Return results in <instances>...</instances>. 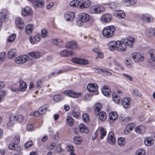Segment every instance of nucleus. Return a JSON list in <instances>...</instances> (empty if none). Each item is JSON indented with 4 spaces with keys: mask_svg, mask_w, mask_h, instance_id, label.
Masks as SVG:
<instances>
[{
    "mask_svg": "<svg viewBox=\"0 0 155 155\" xmlns=\"http://www.w3.org/2000/svg\"><path fill=\"white\" fill-rule=\"evenodd\" d=\"M112 19V16L110 14H106L103 15L101 19V21L104 23L109 22Z\"/></svg>",
    "mask_w": 155,
    "mask_h": 155,
    "instance_id": "13",
    "label": "nucleus"
},
{
    "mask_svg": "<svg viewBox=\"0 0 155 155\" xmlns=\"http://www.w3.org/2000/svg\"><path fill=\"white\" fill-rule=\"evenodd\" d=\"M102 108V106L100 103H96L94 106V110L95 114H98Z\"/></svg>",
    "mask_w": 155,
    "mask_h": 155,
    "instance_id": "35",
    "label": "nucleus"
},
{
    "mask_svg": "<svg viewBox=\"0 0 155 155\" xmlns=\"http://www.w3.org/2000/svg\"><path fill=\"white\" fill-rule=\"evenodd\" d=\"M20 140V137L18 136H16L13 139V142L16 145H18Z\"/></svg>",
    "mask_w": 155,
    "mask_h": 155,
    "instance_id": "54",
    "label": "nucleus"
},
{
    "mask_svg": "<svg viewBox=\"0 0 155 155\" xmlns=\"http://www.w3.org/2000/svg\"><path fill=\"white\" fill-rule=\"evenodd\" d=\"M74 54L73 51L64 50L60 53L61 55L63 57H69L73 55Z\"/></svg>",
    "mask_w": 155,
    "mask_h": 155,
    "instance_id": "17",
    "label": "nucleus"
},
{
    "mask_svg": "<svg viewBox=\"0 0 155 155\" xmlns=\"http://www.w3.org/2000/svg\"><path fill=\"white\" fill-rule=\"evenodd\" d=\"M137 2L136 0H129L128 5V7L133 5Z\"/></svg>",
    "mask_w": 155,
    "mask_h": 155,
    "instance_id": "63",
    "label": "nucleus"
},
{
    "mask_svg": "<svg viewBox=\"0 0 155 155\" xmlns=\"http://www.w3.org/2000/svg\"><path fill=\"white\" fill-rule=\"evenodd\" d=\"M64 72L63 71H62L61 70H60L58 71H55L54 72H52L51 74V76L54 75L55 76L58 75V74L63 73Z\"/></svg>",
    "mask_w": 155,
    "mask_h": 155,
    "instance_id": "62",
    "label": "nucleus"
},
{
    "mask_svg": "<svg viewBox=\"0 0 155 155\" xmlns=\"http://www.w3.org/2000/svg\"><path fill=\"white\" fill-rule=\"evenodd\" d=\"M98 130L101 135L100 138L101 139H103L106 135L107 131L103 127H100L99 128Z\"/></svg>",
    "mask_w": 155,
    "mask_h": 155,
    "instance_id": "36",
    "label": "nucleus"
},
{
    "mask_svg": "<svg viewBox=\"0 0 155 155\" xmlns=\"http://www.w3.org/2000/svg\"><path fill=\"white\" fill-rule=\"evenodd\" d=\"M103 73V74L105 76H110L111 75L112 73L109 72L108 71L106 70L103 69L102 72V73Z\"/></svg>",
    "mask_w": 155,
    "mask_h": 155,
    "instance_id": "61",
    "label": "nucleus"
},
{
    "mask_svg": "<svg viewBox=\"0 0 155 155\" xmlns=\"http://www.w3.org/2000/svg\"><path fill=\"white\" fill-rule=\"evenodd\" d=\"M113 100L116 104L119 103L121 100V98L119 96H117L115 93H113L112 94Z\"/></svg>",
    "mask_w": 155,
    "mask_h": 155,
    "instance_id": "39",
    "label": "nucleus"
},
{
    "mask_svg": "<svg viewBox=\"0 0 155 155\" xmlns=\"http://www.w3.org/2000/svg\"><path fill=\"white\" fill-rule=\"evenodd\" d=\"M101 91L103 94L105 96H108L111 93L109 87L107 86H105L102 88Z\"/></svg>",
    "mask_w": 155,
    "mask_h": 155,
    "instance_id": "22",
    "label": "nucleus"
},
{
    "mask_svg": "<svg viewBox=\"0 0 155 155\" xmlns=\"http://www.w3.org/2000/svg\"><path fill=\"white\" fill-rule=\"evenodd\" d=\"M32 11L29 6H27L22 9L21 13L22 15L25 16H31L32 14Z\"/></svg>",
    "mask_w": 155,
    "mask_h": 155,
    "instance_id": "6",
    "label": "nucleus"
},
{
    "mask_svg": "<svg viewBox=\"0 0 155 155\" xmlns=\"http://www.w3.org/2000/svg\"><path fill=\"white\" fill-rule=\"evenodd\" d=\"M117 45V41H112L109 42L107 45L109 50L113 51L116 50V45Z\"/></svg>",
    "mask_w": 155,
    "mask_h": 155,
    "instance_id": "18",
    "label": "nucleus"
},
{
    "mask_svg": "<svg viewBox=\"0 0 155 155\" xmlns=\"http://www.w3.org/2000/svg\"><path fill=\"white\" fill-rule=\"evenodd\" d=\"M80 4V1L78 0H74L69 3L70 5L73 7H77L79 6Z\"/></svg>",
    "mask_w": 155,
    "mask_h": 155,
    "instance_id": "41",
    "label": "nucleus"
},
{
    "mask_svg": "<svg viewBox=\"0 0 155 155\" xmlns=\"http://www.w3.org/2000/svg\"><path fill=\"white\" fill-rule=\"evenodd\" d=\"M81 138L80 137L77 136L74 138V142L77 144H79L81 143Z\"/></svg>",
    "mask_w": 155,
    "mask_h": 155,
    "instance_id": "48",
    "label": "nucleus"
},
{
    "mask_svg": "<svg viewBox=\"0 0 155 155\" xmlns=\"http://www.w3.org/2000/svg\"><path fill=\"white\" fill-rule=\"evenodd\" d=\"M124 41L127 42L128 44H127V46L130 48H132L133 47V44L135 42V40L133 38L129 37Z\"/></svg>",
    "mask_w": 155,
    "mask_h": 155,
    "instance_id": "24",
    "label": "nucleus"
},
{
    "mask_svg": "<svg viewBox=\"0 0 155 155\" xmlns=\"http://www.w3.org/2000/svg\"><path fill=\"white\" fill-rule=\"evenodd\" d=\"M151 58L153 61L155 62V50H152L149 52Z\"/></svg>",
    "mask_w": 155,
    "mask_h": 155,
    "instance_id": "49",
    "label": "nucleus"
},
{
    "mask_svg": "<svg viewBox=\"0 0 155 155\" xmlns=\"http://www.w3.org/2000/svg\"><path fill=\"white\" fill-rule=\"evenodd\" d=\"M118 6L117 3L115 2H110L109 4L110 8L114 9L117 8Z\"/></svg>",
    "mask_w": 155,
    "mask_h": 155,
    "instance_id": "50",
    "label": "nucleus"
},
{
    "mask_svg": "<svg viewBox=\"0 0 155 155\" xmlns=\"http://www.w3.org/2000/svg\"><path fill=\"white\" fill-rule=\"evenodd\" d=\"M64 17L66 21H72L74 18L75 15L73 12H68L64 14Z\"/></svg>",
    "mask_w": 155,
    "mask_h": 155,
    "instance_id": "10",
    "label": "nucleus"
},
{
    "mask_svg": "<svg viewBox=\"0 0 155 155\" xmlns=\"http://www.w3.org/2000/svg\"><path fill=\"white\" fill-rule=\"evenodd\" d=\"M19 81L20 84L19 90L22 91H25L27 88V85L26 83L22 80H20Z\"/></svg>",
    "mask_w": 155,
    "mask_h": 155,
    "instance_id": "26",
    "label": "nucleus"
},
{
    "mask_svg": "<svg viewBox=\"0 0 155 155\" xmlns=\"http://www.w3.org/2000/svg\"><path fill=\"white\" fill-rule=\"evenodd\" d=\"M107 142L110 144L114 145L116 141V139L114 136V133L111 132L108 133L107 137Z\"/></svg>",
    "mask_w": 155,
    "mask_h": 155,
    "instance_id": "8",
    "label": "nucleus"
},
{
    "mask_svg": "<svg viewBox=\"0 0 155 155\" xmlns=\"http://www.w3.org/2000/svg\"><path fill=\"white\" fill-rule=\"evenodd\" d=\"M47 107L45 106H43L40 107L38 109L41 114H45L47 112Z\"/></svg>",
    "mask_w": 155,
    "mask_h": 155,
    "instance_id": "45",
    "label": "nucleus"
},
{
    "mask_svg": "<svg viewBox=\"0 0 155 155\" xmlns=\"http://www.w3.org/2000/svg\"><path fill=\"white\" fill-rule=\"evenodd\" d=\"M122 75L124 76V77L127 80L131 81L132 80V78L130 75L125 73H123Z\"/></svg>",
    "mask_w": 155,
    "mask_h": 155,
    "instance_id": "57",
    "label": "nucleus"
},
{
    "mask_svg": "<svg viewBox=\"0 0 155 155\" xmlns=\"http://www.w3.org/2000/svg\"><path fill=\"white\" fill-rule=\"evenodd\" d=\"M135 126V124L134 123H130L128 124L127 126V128L129 129L130 131L132 130Z\"/></svg>",
    "mask_w": 155,
    "mask_h": 155,
    "instance_id": "53",
    "label": "nucleus"
},
{
    "mask_svg": "<svg viewBox=\"0 0 155 155\" xmlns=\"http://www.w3.org/2000/svg\"><path fill=\"white\" fill-rule=\"evenodd\" d=\"M15 121H14V119L12 118V116H11L9 117V121L7 124V125L8 127H9L13 125Z\"/></svg>",
    "mask_w": 155,
    "mask_h": 155,
    "instance_id": "55",
    "label": "nucleus"
},
{
    "mask_svg": "<svg viewBox=\"0 0 155 155\" xmlns=\"http://www.w3.org/2000/svg\"><path fill=\"white\" fill-rule=\"evenodd\" d=\"M1 17L0 18V27L1 26L2 24V20L4 21V20H5L6 18V11L5 10H4L3 9L1 12Z\"/></svg>",
    "mask_w": 155,
    "mask_h": 155,
    "instance_id": "31",
    "label": "nucleus"
},
{
    "mask_svg": "<svg viewBox=\"0 0 155 155\" xmlns=\"http://www.w3.org/2000/svg\"><path fill=\"white\" fill-rule=\"evenodd\" d=\"M141 19L144 22H150V16L147 14H143L141 17Z\"/></svg>",
    "mask_w": 155,
    "mask_h": 155,
    "instance_id": "34",
    "label": "nucleus"
},
{
    "mask_svg": "<svg viewBox=\"0 0 155 155\" xmlns=\"http://www.w3.org/2000/svg\"><path fill=\"white\" fill-rule=\"evenodd\" d=\"M145 151L141 149L138 150L136 152L135 155H145Z\"/></svg>",
    "mask_w": 155,
    "mask_h": 155,
    "instance_id": "51",
    "label": "nucleus"
},
{
    "mask_svg": "<svg viewBox=\"0 0 155 155\" xmlns=\"http://www.w3.org/2000/svg\"><path fill=\"white\" fill-rule=\"evenodd\" d=\"M8 148L10 150H15L18 153L20 152V147L18 145H16L14 142L10 143L8 146Z\"/></svg>",
    "mask_w": 155,
    "mask_h": 155,
    "instance_id": "19",
    "label": "nucleus"
},
{
    "mask_svg": "<svg viewBox=\"0 0 155 155\" xmlns=\"http://www.w3.org/2000/svg\"><path fill=\"white\" fill-rule=\"evenodd\" d=\"M132 56L134 61L136 62L143 61L144 59L143 56L138 52L133 53L132 54Z\"/></svg>",
    "mask_w": 155,
    "mask_h": 155,
    "instance_id": "5",
    "label": "nucleus"
},
{
    "mask_svg": "<svg viewBox=\"0 0 155 155\" xmlns=\"http://www.w3.org/2000/svg\"><path fill=\"white\" fill-rule=\"evenodd\" d=\"M114 14L116 17L121 19L124 18L125 16L124 12L121 10L116 11L114 12Z\"/></svg>",
    "mask_w": 155,
    "mask_h": 155,
    "instance_id": "23",
    "label": "nucleus"
},
{
    "mask_svg": "<svg viewBox=\"0 0 155 155\" xmlns=\"http://www.w3.org/2000/svg\"><path fill=\"white\" fill-rule=\"evenodd\" d=\"M33 144V142L31 141H28L25 143L24 147L25 148H28L32 146Z\"/></svg>",
    "mask_w": 155,
    "mask_h": 155,
    "instance_id": "56",
    "label": "nucleus"
},
{
    "mask_svg": "<svg viewBox=\"0 0 155 155\" xmlns=\"http://www.w3.org/2000/svg\"><path fill=\"white\" fill-rule=\"evenodd\" d=\"M72 114L73 116L76 118H78L80 116V113L78 112H76L75 110H73Z\"/></svg>",
    "mask_w": 155,
    "mask_h": 155,
    "instance_id": "58",
    "label": "nucleus"
},
{
    "mask_svg": "<svg viewBox=\"0 0 155 155\" xmlns=\"http://www.w3.org/2000/svg\"><path fill=\"white\" fill-rule=\"evenodd\" d=\"M44 0H35L34 4L35 8L42 7L44 6Z\"/></svg>",
    "mask_w": 155,
    "mask_h": 155,
    "instance_id": "25",
    "label": "nucleus"
},
{
    "mask_svg": "<svg viewBox=\"0 0 155 155\" xmlns=\"http://www.w3.org/2000/svg\"><path fill=\"white\" fill-rule=\"evenodd\" d=\"M16 36V35L15 34H13L10 35H9L8 38V41L10 42H12L14 40Z\"/></svg>",
    "mask_w": 155,
    "mask_h": 155,
    "instance_id": "47",
    "label": "nucleus"
},
{
    "mask_svg": "<svg viewBox=\"0 0 155 155\" xmlns=\"http://www.w3.org/2000/svg\"><path fill=\"white\" fill-rule=\"evenodd\" d=\"M64 94L67 96L74 98L78 97L81 95V93H76L73 91L70 90L65 91L64 92Z\"/></svg>",
    "mask_w": 155,
    "mask_h": 155,
    "instance_id": "9",
    "label": "nucleus"
},
{
    "mask_svg": "<svg viewBox=\"0 0 155 155\" xmlns=\"http://www.w3.org/2000/svg\"><path fill=\"white\" fill-rule=\"evenodd\" d=\"M112 62H113V63H114L115 65L117 66V67H118V68H115V69L116 70H118L120 71L119 68H120L122 70H124V67L121 66L120 63L118 62L115 59H113L112 60Z\"/></svg>",
    "mask_w": 155,
    "mask_h": 155,
    "instance_id": "40",
    "label": "nucleus"
},
{
    "mask_svg": "<svg viewBox=\"0 0 155 155\" xmlns=\"http://www.w3.org/2000/svg\"><path fill=\"white\" fill-rule=\"evenodd\" d=\"M127 42H125V41H117L116 50L121 52L125 51L127 49Z\"/></svg>",
    "mask_w": 155,
    "mask_h": 155,
    "instance_id": "3",
    "label": "nucleus"
},
{
    "mask_svg": "<svg viewBox=\"0 0 155 155\" xmlns=\"http://www.w3.org/2000/svg\"><path fill=\"white\" fill-rule=\"evenodd\" d=\"M56 150L58 152H62L64 151V150L61 148V145L60 143H59L57 145Z\"/></svg>",
    "mask_w": 155,
    "mask_h": 155,
    "instance_id": "60",
    "label": "nucleus"
},
{
    "mask_svg": "<svg viewBox=\"0 0 155 155\" xmlns=\"http://www.w3.org/2000/svg\"><path fill=\"white\" fill-rule=\"evenodd\" d=\"M109 120L110 123H113L118 118L117 113L115 112H111L109 115Z\"/></svg>",
    "mask_w": 155,
    "mask_h": 155,
    "instance_id": "16",
    "label": "nucleus"
},
{
    "mask_svg": "<svg viewBox=\"0 0 155 155\" xmlns=\"http://www.w3.org/2000/svg\"><path fill=\"white\" fill-rule=\"evenodd\" d=\"M28 55H23L17 57L15 59V62L18 64H23L28 61Z\"/></svg>",
    "mask_w": 155,
    "mask_h": 155,
    "instance_id": "4",
    "label": "nucleus"
},
{
    "mask_svg": "<svg viewBox=\"0 0 155 155\" xmlns=\"http://www.w3.org/2000/svg\"><path fill=\"white\" fill-rule=\"evenodd\" d=\"M71 61L74 63L80 65H87L89 62L87 60L77 58H74L71 60Z\"/></svg>",
    "mask_w": 155,
    "mask_h": 155,
    "instance_id": "7",
    "label": "nucleus"
},
{
    "mask_svg": "<svg viewBox=\"0 0 155 155\" xmlns=\"http://www.w3.org/2000/svg\"><path fill=\"white\" fill-rule=\"evenodd\" d=\"M34 29V26L33 25H28L25 27V30L26 33L30 35L31 33Z\"/></svg>",
    "mask_w": 155,
    "mask_h": 155,
    "instance_id": "28",
    "label": "nucleus"
},
{
    "mask_svg": "<svg viewBox=\"0 0 155 155\" xmlns=\"http://www.w3.org/2000/svg\"><path fill=\"white\" fill-rule=\"evenodd\" d=\"M12 118L14 119V121H17L19 122H22L23 119V116L21 115H18L17 116L12 115Z\"/></svg>",
    "mask_w": 155,
    "mask_h": 155,
    "instance_id": "38",
    "label": "nucleus"
},
{
    "mask_svg": "<svg viewBox=\"0 0 155 155\" xmlns=\"http://www.w3.org/2000/svg\"><path fill=\"white\" fill-rule=\"evenodd\" d=\"M95 114L96 116L97 115L99 116L100 120L102 121H104L106 120L107 116L105 112L104 111L100 112L98 114Z\"/></svg>",
    "mask_w": 155,
    "mask_h": 155,
    "instance_id": "27",
    "label": "nucleus"
},
{
    "mask_svg": "<svg viewBox=\"0 0 155 155\" xmlns=\"http://www.w3.org/2000/svg\"><path fill=\"white\" fill-rule=\"evenodd\" d=\"M54 100L56 102H59L63 99V98L61 97L60 95H55L54 96Z\"/></svg>",
    "mask_w": 155,
    "mask_h": 155,
    "instance_id": "44",
    "label": "nucleus"
},
{
    "mask_svg": "<svg viewBox=\"0 0 155 155\" xmlns=\"http://www.w3.org/2000/svg\"><path fill=\"white\" fill-rule=\"evenodd\" d=\"M67 123L70 126H72L74 125V120L70 116H68L66 119Z\"/></svg>",
    "mask_w": 155,
    "mask_h": 155,
    "instance_id": "42",
    "label": "nucleus"
},
{
    "mask_svg": "<svg viewBox=\"0 0 155 155\" xmlns=\"http://www.w3.org/2000/svg\"><path fill=\"white\" fill-rule=\"evenodd\" d=\"M154 142V140L150 137H147L144 140L145 144L147 146H151L152 145Z\"/></svg>",
    "mask_w": 155,
    "mask_h": 155,
    "instance_id": "30",
    "label": "nucleus"
},
{
    "mask_svg": "<svg viewBox=\"0 0 155 155\" xmlns=\"http://www.w3.org/2000/svg\"><path fill=\"white\" fill-rule=\"evenodd\" d=\"M41 35L42 38H45L47 35V31L45 29H43L41 31Z\"/></svg>",
    "mask_w": 155,
    "mask_h": 155,
    "instance_id": "59",
    "label": "nucleus"
},
{
    "mask_svg": "<svg viewBox=\"0 0 155 155\" xmlns=\"http://www.w3.org/2000/svg\"><path fill=\"white\" fill-rule=\"evenodd\" d=\"M79 129L81 133H87L88 132V130L87 127L83 124H81L79 126Z\"/></svg>",
    "mask_w": 155,
    "mask_h": 155,
    "instance_id": "32",
    "label": "nucleus"
},
{
    "mask_svg": "<svg viewBox=\"0 0 155 155\" xmlns=\"http://www.w3.org/2000/svg\"><path fill=\"white\" fill-rule=\"evenodd\" d=\"M131 101V99L130 98H124L122 100V105L125 108H127L129 107Z\"/></svg>",
    "mask_w": 155,
    "mask_h": 155,
    "instance_id": "14",
    "label": "nucleus"
},
{
    "mask_svg": "<svg viewBox=\"0 0 155 155\" xmlns=\"http://www.w3.org/2000/svg\"><path fill=\"white\" fill-rule=\"evenodd\" d=\"M104 8L102 6L94 5L91 6L89 11L91 13H101L104 11Z\"/></svg>",
    "mask_w": 155,
    "mask_h": 155,
    "instance_id": "2",
    "label": "nucleus"
},
{
    "mask_svg": "<svg viewBox=\"0 0 155 155\" xmlns=\"http://www.w3.org/2000/svg\"><path fill=\"white\" fill-rule=\"evenodd\" d=\"M87 88L90 92H95L98 90V86L96 84H89L87 86Z\"/></svg>",
    "mask_w": 155,
    "mask_h": 155,
    "instance_id": "15",
    "label": "nucleus"
},
{
    "mask_svg": "<svg viewBox=\"0 0 155 155\" xmlns=\"http://www.w3.org/2000/svg\"><path fill=\"white\" fill-rule=\"evenodd\" d=\"M90 18V15L85 13H82L80 15V19L84 22L89 21Z\"/></svg>",
    "mask_w": 155,
    "mask_h": 155,
    "instance_id": "20",
    "label": "nucleus"
},
{
    "mask_svg": "<svg viewBox=\"0 0 155 155\" xmlns=\"http://www.w3.org/2000/svg\"><path fill=\"white\" fill-rule=\"evenodd\" d=\"M91 5V2L89 0H81L80 1L79 7L80 8H87Z\"/></svg>",
    "mask_w": 155,
    "mask_h": 155,
    "instance_id": "11",
    "label": "nucleus"
},
{
    "mask_svg": "<svg viewBox=\"0 0 155 155\" xmlns=\"http://www.w3.org/2000/svg\"><path fill=\"white\" fill-rule=\"evenodd\" d=\"M35 40L36 41V43H37L39 41L41 38V36L39 34H37L34 37Z\"/></svg>",
    "mask_w": 155,
    "mask_h": 155,
    "instance_id": "64",
    "label": "nucleus"
},
{
    "mask_svg": "<svg viewBox=\"0 0 155 155\" xmlns=\"http://www.w3.org/2000/svg\"><path fill=\"white\" fill-rule=\"evenodd\" d=\"M118 144L120 146H123L125 144L124 139L122 137H120L117 140Z\"/></svg>",
    "mask_w": 155,
    "mask_h": 155,
    "instance_id": "46",
    "label": "nucleus"
},
{
    "mask_svg": "<svg viewBox=\"0 0 155 155\" xmlns=\"http://www.w3.org/2000/svg\"><path fill=\"white\" fill-rule=\"evenodd\" d=\"M77 44L73 41L68 42L65 45L66 48L72 49H75L77 48Z\"/></svg>",
    "mask_w": 155,
    "mask_h": 155,
    "instance_id": "21",
    "label": "nucleus"
},
{
    "mask_svg": "<svg viewBox=\"0 0 155 155\" xmlns=\"http://www.w3.org/2000/svg\"><path fill=\"white\" fill-rule=\"evenodd\" d=\"M135 130L137 133L142 134L145 131V127L143 125H139L135 128Z\"/></svg>",
    "mask_w": 155,
    "mask_h": 155,
    "instance_id": "29",
    "label": "nucleus"
},
{
    "mask_svg": "<svg viewBox=\"0 0 155 155\" xmlns=\"http://www.w3.org/2000/svg\"><path fill=\"white\" fill-rule=\"evenodd\" d=\"M115 30L114 26H109L105 27L102 31L103 36L107 38L112 37L114 35V32Z\"/></svg>",
    "mask_w": 155,
    "mask_h": 155,
    "instance_id": "1",
    "label": "nucleus"
},
{
    "mask_svg": "<svg viewBox=\"0 0 155 155\" xmlns=\"http://www.w3.org/2000/svg\"><path fill=\"white\" fill-rule=\"evenodd\" d=\"M132 93L133 95L138 97H140L141 96V93L136 88L132 89Z\"/></svg>",
    "mask_w": 155,
    "mask_h": 155,
    "instance_id": "43",
    "label": "nucleus"
},
{
    "mask_svg": "<svg viewBox=\"0 0 155 155\" xmlns=\"http://www.w3.org/2000/svg\"><path fill=\"white\" fill-rule=\"evenodd\" d=\"M30 57L32 58L37 59L39 58L41 56L40 53L39 52H32L28 54Z\"/></svg>",
    "mask_w": 155,
    "mask_h": 155,
    "instance_id": "37",
    "label": "nucleus"
},
{
    "mask_svg": "<svg viewBox=\"0 0 155 155\" xmlns=\"http://www.w3.org/2000/svg\"><path fill=\"white\" fill-rule=\"evenodd\" d=\"M15 23L17 27L19 29H23L24 27V21L21 18H17L15 20Z\"/></svg>",
    "mask_w": 155,
    "mask_h": 155,
    "instance_id": "12",
    "label": "nucleus"
},
{
    "mask_svg": "<svg viewBox=\"0 0 155 155\" xmlns=\"http://www.w3.org/2000/svg\"><path fill=\"white\" fill-rule=\"evenodd\" d=\"M82 118L84 122H87L89 120V116L86 113L82 115Z\"/></svg>",
    "mask_w": 155,
    "mask_h": 155,
    "instance_id": "52",
    "label": "nucleus"
},
{
    "mask_svg": "<svg viewBox=\"0 0 155 155\" xmlns=\"http://www.w3.org/2000/svg\"><path fill=\"white\" fill-rule=\"evenodd\" d=\"M16 53V50L15 49H10L8 52V57L11 58L15 57Z\"/></svg>",
    "mask_w": 155,
    "mask_h": 155,
    "instance_id": "33",
    "label": "nucleus"
}]
</instances>
